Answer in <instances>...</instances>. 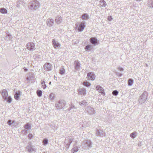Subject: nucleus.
<instances>
[{
	"label": "nucleus",
	"mask_w": 153,
	"mask_h": 153,
	"mask_svg": "<svg viewBox=\"0 0 153 153\" xmlns=\"http://www.w3.org/2000/svg\"><path fill=\"white\" fill-rule=\"evenodd\" d=\"M0 93H1L3 98L8 103H10L12 102V99L10 96L8 97V94L7 90L4 89L1 90Z\"/></svg>",
	"instance_id": "1"
},
{
	"label": "nucleus",
	"mask_w": 153,
	"mask_h": 153,
	"mask_svg": "<svg viewBox=\"0 0 153 153\" xmlns=\"http://www.w3.org/2000/svg\"><path fill=\"white\" fill-rule=\"evenodd\" d=\"M28 7L31 10H36L39 7V3L36 0L32 1L29 3Z\"/></svg>",
	"instance_id": "2"
},
{
	"label": "nucleus",
	"mask_w": 153,
	"mask_h": 153,
	"mask_svg": "<svg viewBox=\"0 0 153 153\" xmlns=\"http://www.w3.org/2000/svg\"><path fill=\"white\" fill-rule=\"evenodd\" d=\"M148 94L146 91H144L142 95L140 96L139 100V102L140 104H143L144 103L146 100Z\"/></svg>",
	"instance_id": "3"
},
{
	"label": "nucleus",
	"mask_w": 153,
	"mask_h": 153,
	"mask_svg": "<svg viewBox=\"0 0 153 153\" xmlns=\"http://www.w3.org/2000/svg\"><path fill=\"white\" fill-rule=\"evenodd\" d=\"M92 143L89 140H85L83 141L82 146L84 149H86L89 147H91Z\"/></svg>",
	"instance_id": "4"
},
{
	"label": "nucleus",
	"mask_w": 153,
	"mask_h": 153,
	"mask_svg": "<svg viewBox=\"0 0 153 153\" xmlns=\"http://www.w3.org/2000/svg\"><path fill=\"white\" fill-rule=\"evenodd\" d=\"M66 105L65 102L64 100H59L55 104L56 108L58 109H62Z\"/></svg>",
	"instance_id": "5"
},
{
	"label": "nucleus",
	"mask_w": 153,
	"mask_h": 153,
	"mask_svg": "<svg viewBox=\"0 0 153 153\" xmlns=\"http://www.w3.org/2000/svg\"><path fill=\"white\" fill-rule=\"evenodd\" d=\"M76 27L78 28L79 31L81 32L82 31L85 27V24L84 22H82L80 23L77 22L76 24Z\"/></svg>",
	"instance_id": "6"
},
{
	"label": "nucleus",
	"mask_w": 153,
	"mask_h": 153,
	"mask_svg": "<svg viewBox=\"0 0 153 153\" xmlns=\"http://www.w3.org/2000/svg\"><path fill=\"white\" fill-rule=\"evenodd\" d=\"M27 49L31 51H34L36 49L34 44L32 42H29L26 46Z\"/></svg>",
	"instance_id": "7"
},
{
	"label": "nucleus",
	"mask_w": 153,
	"mask_h": 153,
	"mask_svg": "<svg viewBox=\"0 0 153 153\" xmlns=\"http://www.w3.org/2000/svg\"><path fill=\"white\" fill-rule=\"evenodd\" d=\"M72 141L73 139L71 137H67L66 138L64 142L65 145V146L67 147L68 148Z\"/></svg>",
	"instance_id": "8"
},
{
	"label": "nucleus",
	"mask_w": 153,
	"mask_h": 153,
	"mask_svg": "<svg viewBox=\"0 0 153 153\" xmlns=\"http://www.w3.org/2000/svg\"><path fill=\"white\" fill-rule=\"evenodd\" d=\"M52 45L53 47L56 49H58L60 48V44L57 41H56L55 39H53L52 40Z\"/></svg>",
	"instance_id": "9"
},
{
	"label": "nucleus",
	"mask_w": 153,
	"mask_h": 153,
	"mask_svg": "<svg viewBox=\"0 0 153 153\" xmlns=\"http://www.w3.org/2000/svg\"><path fill=\"white\" fill-rule=\"evenodd\" d=\"M79 94L80 95L85 96L86 94V90L83 87H79L78 89Z\"/></svg>",
	"instance_id": "10"
},
{
	"label": "nucleus",
	"mask_w": 153,
	"mask_h": 153,
	"mask_svg": "<svg viewBox=\"0 0 153 153\" xmlns=\"http://www.w3.org/2000/svg\"><path fill=\"white\" fill-rule=\"evenodd\" d=\"M87 78L88 80H93L95 78V76L93 72H90L87 74Z\"/></svg>",
	"instance_id": "11"
},
{
	"label": "nucleus",
	"mask_w": 153,
	"mask_h": 153,
	"mask_svg": "<svg viewBox=\"0 0 153 153\" xmlns=\"http://www.w3.org/2000/svg\"><path fill=\"white\" fill-rule=\"evenodd\" d=\"M55 22L58 24H61L63 21V19L60 15L56 16L55 19Z\"/></svg>",
	"instance_id": "12"
},
{
	"label": "nucleus",
	"mask_w": 153,
	"mask_h": 153,
	"mask_svg": "<svg viewBox=\"0 0 153 153\" xmlns=\"http://www.w3.org/2000/svg\"><path fill=\"white\" fill-rule=\"evenodd\" d=\"M26 148L29 153L35 151V149L33 148V146L30 143H28Z\"/></svg>",
	"instance_id": "13"
},
{
	"label": "nucleus",
	"mask_w": 153,
	"mask_h": 153,
	"mask_svg": "<svg viewBox=\"0 0 153 153\" xmlns=\"http://www.w3.org/2000/svg\"><path fill=\"white\" fill-rule=\"evenodd\" d=\"M96 88L99 93H101L103 95H105V93L104 91V89L100 86L99 85L97 86Z\"/></svg>",
	"instance_id": "14"
},
{
	"label": "nucleus",
	"mask_w": 153,
	"mask_h": 153,
	"mask_svg": "<svg viewBox=\"0 0 153 153\" xmlns=\"http://www.w3.org/2000/svg\"><path fill=\"white\" fill-rule=\"evenodd\" d=\"M54 20L52 18H49L47 20V24L48 26L52 27L54 24Z\"/></svg>",
	"instance_id": "15"
},
{
	"label": "nucleus",
	"mask_w": 153,
	"mask_h": 153,
	"mask_svg": "<svg viewBox=\"0 0 153 153\" xmlns=\"http://www.w3.org/2000/svg\"><path fill=\"white\" fill-rule=\"evenodd\" d=\"M86 110L91 115L94 114L95 113L94 108L90 106L87 107Z\"/></svg>",
	"instance_id": "16"
},
{
	"label": "nucleus",
	"mask_w": 153,
	"mask_h": 153,
	"mask_svg": "<svg viewBox=\"0 0 153 153\" xmlns=\"http://www.w3.org/2000/svg\"><path fill=\"white\" fill-rule=\"evenodd\" d=\"M21 93L19 91H17L16 92L14 95V98L16 100H18L19 99L20 97Z\"/></svg>",
	"instance_id": "17"
},
{
	"label": "nucleus",
	"mask_w": 153,
	"mask_h": 153,
	"mask_svg": "<svg viewBox=\"0 0 153 153\" xmlns=\"http://www.w3.org/2000/svg\"><path fill=\"white\" fill-rule=\"evenodd\" d=\"M97 135L100 136H104L105 133L102 130H97L96 133Z\"/></svg>",
	"instance_id": "18"
},
{
	"label": "nucleus",
	"mask_w": 153,
	"mask_h": 153,
	"mask_svg": "<svg viewBox=\"0 0 153 153\" xmlns=\"http://www.w3.org/2000/svg\"><path fill=\"white\" fill-rule=\"evenodd\" d=\"M90 42L92 44L95 45L97 42V39L95 37L91 38L90 39Z\"/></svg>",
	"instance_id": "19"
},
{
	"label": "nucleus",
	"mask_w": 153,
	"mask_h": 153,
	"mask_svg": "<svg viewBox=\"0 0 153 153\" xmlns=\"http://www.w3.org/2000/svg\"><path fill=\"white\" fill-rule=\"evenodd\" d=\"M100 5L102 7H105L106 5L105 1L103 0H101L100 1Z\"/></svg>",
	"instance_id": "20"
},
{
	"label": "nucleus",
	"mask_w": 153,
	"mask_h": 153,
	"mask_svg": "<svg viewBox=\"0 0 153 153\" xmlns=\"http://www.w3.org/2000/svg\"><path fill=\"white\" fill-rule=\"evenodd\" d=\"M82 18L84 20H88L89 17L87 13H84L82 15Z\"/></svg>",
	"instance_id": "21"
},
{
	"label": "nucleus",
	"mask_w": 153,
	"mask_h": 153,
	"mask_svg": "<svg viewBox=\"0 0 153 153\" xmlns=\"http://www.w3.org/2000/svg\"><path fill=\"white\" fill-rule=\"evenodd\" d=\"M76 108V107L75 105L71 104V105H70V108L68 109V110L70 111L71 109H73V111H76V110H75Z\"/></svg>",
	"instance_id": "22"
},
{
	"label": "nucleus",
	"mask_w": 153,
	"mask_h": 153,
	"mask_svg": "<svg viewBox=\"0 0 153 153\" xmlns=\"http://www.w3.org/2000/svg\"><path fill=\"white\" fill-rule=\"evenodd\" d=\"M148 6L151 8H153V0H149L148 2Z\"/></svg>",
	"instance_id": "23"
},
{
	"label": "nucleus",
	"mask_w": 153,
	"mask_h": 153,
	"mask_svg": "<svg viewBox=\"0 0 153 153\" xmlns=\"http://www.w3.org/2000/svg\"><path fill=\"white\" fill-rule=\"evenodd\" d=\"M79 104L80 105L82 106H85L87 105V102L85 100H84L79 102Z\"/></svg>",
	"instance_id": "24"
},
{
	"label": "nucleus",
	"mask_w": 153,
	"mask_h": 153,
	"mask_svg": "<svg viewBox=\"0 0 153 153\" xmlns=\"http://www.w3.org/2000/svg\"><path fill=\"white\" fill-rule=\"evenodd\" d=\"M34 78V76L33 74H31L29 76L27 77V80L28 81L31 80H32Z\"/></svg>",
	"instance_id": "25"
},
{
	"label": "nucleus",
	"mask_w": 153,
	"mask_h": 153,
	"mask_svg": "<svg viewBox=\"0 0 153 153\" xmlns=\"http://www.w3.org/2000/svg\"><path fill=\"white\" fill-rule=\"evenodd\" d=\"M41 83L42 88L44 89L46 88L47 86L45 84V81H44L43 80H42L41 82Z\"/></svg>",
	"instance_id": "26"
},
{
	"label": "nucleus",
	"mask_w": 153,
	"mask_h": 153,
	"mask_svg": "<svg viewBox=\"0 0 153 153\" xmlns=\"http://www.w3.org/2000/svg\"><path fill=\"white\" fill-rule=\"evenodd\" d=\"M24 128L25 129L28 130L31 129V127L29 123H27L25 125Z\"/></svg>",
	"instance_id": "27"
},
{
	"label": "nucleus",
	"mask_w": 153,
	"mask_h": 153,
	"mask_svg": "<svg viewBox=\"0 0 153 153\" xmlns=\"http://www.w3.org/2000/svg\"><path fill=\"white\" fill-rule=\"evenodd\" d=\"M48 140L47 139L45 138L42 141L43 145L45 146L48 144Z\"/></svg>",
	"instance_id": "28"
},
{
	"label": "nucleus",
	"mask_w": 153,
	"mask_h": 153,
	"mask_svg": "<svg viewBox=\"0 0 153 153\" xmlns=\"http://www.w3.org/2000/svg\"><path fill=\"white\" fill-rule=\"evenodd\" d=\"M0 12L2 13H6L7 12V11L6 9L1 8L0 9Z\"/></svg>",
	"instance_id": "29"
},
{
	"label": "nucleus",
	"mask_w": 153,
	"mask_h": 153,
	"mask_svg": "<svg viewBox=\"0 0 153 153\" xmlns=\"http://www.w3.org/2000/svg\"><path fill=\"white\" fill-rule=\"evenodd\" d=\"M74 67H80V64L78 61H75L74 62Z\"/></svg>",
	"instance_id": "30"
},
{
	"label": "nucleus",
	"mask_w": 153,
	"mask_h": 153,
	"mask_svg": "<svg viewBox=\"0 0 153 153\" xmlns=\"http://www.w3.org/2000/svg\"><path fill=\"white\" fill-rule=\"evenodd\" d=\"M91 45H87L85 48V49L86 51H90L91 50Z\"/></svg>",
	"instance_id": "31"
},
{
	"label": "nucleus",
	"mask_w": 153,
	"mask_h": 153,
	"mask_svg": "<svg viewBox=\"0 0 153 153\" xmlns=\"http://www.w3.org/2000/svg\"><path fill=\"white\" fill-rule=\"evenodd\" d=\"M65 70L62 68L59 70V73L61 75H63L65 73Z\"/></svg>",
	"instance_id": "32"
},
{
	"label": "nucleus",
	"mask_w": 153,
	"mask_h": 153,
	"mask_svg": "<svg viewBox=\"0 0 153 153\" xmlns=\"http://www.w3.org/2000/svg\"><path fill=\"white\" fill-rule=\"evenodd\" d=\"M133 83V81L132 79H129L128 80V85L131 86Z\"/></svg>",
	"instance_id": "33"
},
{
	"label": "nucleus",
	"mask_w": 153,
	"mask_h": 153,
	"mask_svg": "<svg viewBox=\"0 0 153 153\" xmlns=\"http://www.w3.org/2000/svg\"><path fill=\"white\" fill-rule=\"evenodd\" d=\"M36 93L38 97H41L42 96V92L41 90H37L36 91Z\"/></svg>",
	"instance_id": "34"
},
{
	"label": "nucleus",
	"mask_w": 153,
	"mask_h": 153,
	"mask_svg": "<svg viewBox=\"0 0 153 153\" xmlns=\"http://www.w3.org/2000/svg\"><path fill=\"white\" fill-rule=\"evenodd\" d=\"M137 132H133L131 133L130 135V136L132 138H134L136 136Z\"/></svg>",
	"instance_id": "35"
},
{
	"label": "nucleus",
	"mask_w": 153,
	"mask_h": 153,
	"mask_svg": "<svg viewBox=\"0 0 153 153\" xmlns=\"http://www.w3.org/2000/svg\"><path fill=\"white\" fill-rule=\"evenodd\" d=\"M79 147H78L77 146H75L72 149V151L73 153H74L75 152H76L78 151V149L79 148Z\"/></svg>",
	"instance_id": "36"
},
{
	"label": "nucleus",
	"mask_w": 153,
	"mask_h": 153,
	"mask_svg": "<svg viewBox=\"0 0 153 153\" xmlns=\"http://www.w3.org/2000/svg\"><path fill=\"white\" fill-rule=\"evenodd\" d=\"M15 122V121L14 120L12 121L11 120H9L7 121V124L9 126H10L12 124L14 123Z\"/></svg>",
	"instance_id": "37"
},
{
	"label": "nucleus",
	"mask_w": 153,
	"mask_h": 153,
	"mask_svg": "<svg viewBox=\"0 0 153 153\" xmlns=\"http://www.w3.org/2000/svg\"><path fill=\"white\" fill-rule=\"evenodd\" d=\"M83 84L87 87H88L91 85V84L87 82H83Z\"/></svg>",
	"instance_id": "38"
},
{
	"label": "nucleus",
	"mask_w": 153,
	"mask_h": 153,
	"mask_svg": "<svg viewBox=\"0 0 153 153\" xmlns=\"http://www.w3.org/2000/svg\"><path fill=\"white\" fill-rule=\"evenodd\" d=\"M54 94L53 93H51L49 95V98L51 100H53L54 99Z\"/></svg>",
	"instance_id": "39"
},
{
	"label": "nucleus",
	"mask_w": 153,
	"mask_h": 153,
	"mask_svg": "<svg viewBox=\"0 0 153 153\" xmlns=\"http://www.w3.org/2000/svg\"><path fill=\"white\" fill-rule=\"evenodd\" d=\"M118 94V92L117 90H114L113 91L112 94L113 95L116 96H117Z\"/></svg>",
	"instance_id": "40"
},
{
	"label": "nucleus",
	"mask_w": 153,
	"mask_h": 153,
	"mask_svg": "<svg viewBox=\"0 0 153 153\" xmlns=\"http://www.w3.org/2000/svg\"><path fill=\"white\" fill-rule=\"evenodd\" d=\"M51 64L49 63H45L44 65V67H51Z\"/></svg>",
	"instance_id": "41"
},
{
	"label": "nucleus",
	"mask_w": 153,
	"mask_h": 153,
	"mask_svg": "<svg viewBox=\"0 0 153 153\" xmlns=\"http://www.w3.org/2000/svg\"><path fill=\"white\" fill-rule=\"evenodd\" d=\"M27 131H28V130H26L25 129V130H22V133L23 134L26 135L27 133Z\"/></svg>",
	"instance_id": "42"
},
{
	"label": "nucleus",
	"mask_w": 153,
	"mask_h": 153,
	"mask_svg": "<svg viewBox=\"0 0 153 153\" xmlns=\"http://www.w3.org/2000/svg\"><path fill=\"white\" fill-rule=\"evenodd\" d=\"M28 137L30 139H31L32 137V134H29L28 135Z\"/></svg>",
	"instance_id": "43"
},
{
	"label": "nucleus",
	"mask_w": 153,
	"mask_h": 153,
	"mask_svg": "<svg viewBox=\"0 0 153 153\" xmlns=\"http://www.w3.org/2000/svg\"><path fill=\"white\" fill-rule=\"evenodd\" d=\"M117 75L119 77H121L122 75V74L119 73H117Z\"/></svg>",
	"instance_id": "44"
},
{
	"label": "nucleus",
	"mask_w": 153,
	"mask_h": 153,
	"mask_svg": "<svg viewBox=\"0 0 153 153\" xmlns=\"http://www.w3.org/2000/svg\"><path fill=\"white\" fill-rule=\"evenodd\" d=\"M108 19L109 21H111L112 19V18L111 16L108 17Z\"/></svg>",
	"instance_id": "45"
},
{
	"label": "nucleus",
	"mask_w": 153,
	"mask_h": 153,
	"mask_svg": "<svg viewBox=\"0 0 153 153\" xmlns=\"http://www.w3.org/2000/svg\"><path fill=\"white\" fill-rule=\"evenodd\" d=\"M118 68L119 69V70L121 71H123V69L122 68Z\"/></svg>",
	"instance_id": "46"
},
{
	"label": "nucleus",
	"mask_w": 153,
	"mask_h": 153,
	"mask_svg": "<svg viewBox=\"0 0 153 153\" xmlns=\"http://www.w3.org/2000/svg\"><path fill=\"white\" fill-rule=\"evenodd\" d=\"M45 68V70H47V71L48 69L50 70H51V68H47V67H46V68Z\"/></svg>",
	"instance_id": "47"
},
{
	"label": "nucleus",
	"mask_w": 153,
	"mask_h": 153,
	"mask_svg": "<svg viewBox=\"0 0 153 153\" xmlns=\"http://www.w3.org/2000/svg\"><path fill=\"white\" fill-rule=\"evenodd\" d=\"M23 69H24V71L25 72H26L28 70V69L25 68H24Z\"/></svg>",
	"instance_id": "48"
},
{
	"label": "nucleus",
	"mask_w": 153,
	"mask_h": 153,
	"mask_svg": "<svg viewBox=\"0 0 153 153\" xmlns=\"http://www.w3.org/2000/svg\"><path fill=\"white\" fill-rule=\"evenodd\" d=\"M7 36L10 38H12V36H11L10 34H8L7 35Z\"/></svg>",
	"instance_id": "49"
},
{
	"label": "nucleus",
	"mask_w": 153,
	"mask_h": 153,
	"mask_svg": "<svg viewBox=\"0 0 153 153\" xmlns=\"http://www.w3.org/2000/svg\"><path fill=\"white\" fill-rule=\"evenodd\" d=\"M51 82H49V85H51Z\"/></svg>",
	"instance_id": "50"
},
{
	"label": "nucleus",
	"mask_w": 153,
	"mask_h": 153,
	"mask_svg": "<svg viewBox=\"0 0 153 153\" xmlns=\"http://www.w3.org/2000/svg\"><path fill=\"white\" fill-rule=\"evenodd\" d=\"M137 1H141V0H136Z\"/></svg>",
	"instance_id": "51"
},
{
	"label": "nucleus",
	"mask_w": 153,
	"mask_h": 153,
	"mask_svg": "<svg viewBox=\"0 0 153 153\" xmlns=\"http://www.w3.org/2000/svg\"><path fill=\"white\" fill-rule=\"evenodd\" d=\"M43 153H46V152H43Z\"/></svg>",
	"instance_id": "52"
}]
</instances>
